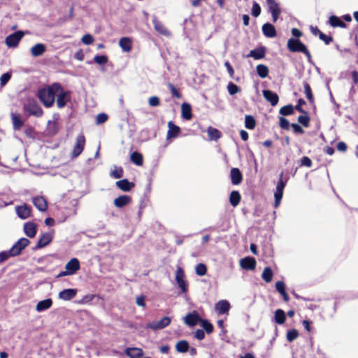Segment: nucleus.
<instances>
[{
  "label": "nucleus",
  "instance_id": "1",
  "mask_svg": "<svg viewBox=\"0 0 358 358\" xmlns=\"http://www.w3.org/2000/svg\"><path fill=\"white\" fill-rule=\"evenodd\" d=\"M60 90V84L54 83L47 88L38 91V98L45 107H51L55 99L57 91Z\"/></svg>",
  "mask_w": 358,
  "mask_h": 358
},
{
  "label": "nucleus",
  "instance_id": "2",
  "mask_svg": "<svg viewBox=\"0 0 358 358\" xmlns=\"http://www.w3.org/2000/svg\"><path fill=\"white\" fill-rule=\"evenodd\" d=\"M287 48L292 52H299L304 53L308 60L311 59L310 53L307 50L306 45L299 39L292 38H289L287 41Z\"/></svg>",
  "mask_w": 358,
  "mask_h": 358
},
{
  "label": "nucleus",
  "instance_id": "3",
  "mask_svg": "<svg viewBox=\"0 0 358 358\" xmlns=\"http://www.w3.org/2000/svg\"><path fill=\"white\" fill-rule=\"evenodd\" d=\"M175 279L181 292L182 293H186L187 292V282L185 280L184 271L180 266L176 269Z\"/></svg>",
  "mask_w": 358,
  "mask_h": 358
},
{
  "label": "nucleus",
  "instance_id": "4",
  "mask_svg": "<svg viewBox=\"0 0 358 358\" xmlns=\"http://www.w3.org/2000/svg\"><path fill=\"white\" fill-rule=\"evenodd\" d=\"M24 108L29 115L36 117H41L43 115L41 107L34 100H29L28 103L24 105Z\"/></svg>",
  "mask_w": 358,
  "mask_h": 358
},
{
  "label": "nucleus",
  "instance_id": "5",
  "mask_svg": "<svg viewBox=\"0 0 358 358\" xmlns=\"http://www.w3.org/2000/svg\"><path fill=\"white\" fill-rule=\"evenodd\" d=\"M57 106L59 108H64L67 102L70 101L71 93L69 91H64L60 85V90L57 91Z\"/></svg>",
  "mask_w": 358,
  "mask_h": 358
},
{
  "label": "nucleus",
  "instance_id": "6",
  "mask_svg": "<svg viewBox=\"0 0 358 358\" xmlns=\"http://www.w3.org/2000/svg\"><path fill=\"white\" fill-rule=\"evenodd\" d=\"M30 241L25 238H22L18 240L10 249L11 256H17L20 255L22 250H24L29 244Z\"/></svg>",
  "mask_w": 358,
  "mask_h": 358
},
{
  "label": "nucleus",
  "instance_id": "7",
  "mask_svg": "<svg viewBox=\"0 0 358 358\" xmlns=\"http://www.w3.org/2000/svg\"><path fill=\"white\" fill-rule=\"evenodd\" d=\"M282 174L280 175V180L278 181L275 191L274 192V197H275V202H274V207L278 208L280 203L282 194H283V189L285 187V183L282 181Z\"/></svg>",
  "mask_w": 358,
  "mask_h": 358
},
{
  "label": "nucleus",
  "instance_id": "8",
  "mask_svg": "<svg viewBox=\"0 0 358 358\" xmlns=\"http://www.w3.org/2000/svg\"><path fill=\"white\" fill-rule=\"evenodd\" d=\"M85 144V138L83 134H80L76 138V142L72 150V157H78L83 152Z\"/></svg>",
  "mask_w": 358,
  "mask_h": 358
},
{
  "label": "nucleus",
  "instance_id": "9",
  "mask_svg": "<svg viewBox=\"0 0 358 358\" xmlns=\"http://www.w3.org/2000/svg\"><path fill=\"white\" fill-rule=\"evenodd\" d=\"M23 36L24 33L22 31H16L14 34L8 36L6 38L5 43L9 48L16 47Z\"/></svg>",
  "mask_w": 358,
  "mask_h": 358
},
{
  "label": "nucleus",
  "instance_id": "10",
  "mask_svg": "<svg viewBox=\"0 0 358 358\" xmlns=\"http://www.w3.org/2000/svg\"><path fill=\"white\" fill-rule=\"evenodd\" d=\"M171 323V318L169 317H164L161 320L157 322L153 321L148 322L146 324V327L152 330L162 329L166 327L169 326Z\"/></svg>",
  "mask_w": 358,
  "mask_h": 358
},
{
  "label": "nucleus",
  "instance_id": "11",
  "mask_svg": "<svg viewBox=\"0 0 358 358\" xmlns=\"http://www.w3.org/2000/svg\"><path fill=\"white\" fill-rule=\"evenodd\" d=\"M80 268V262L77 258H72L65 265V269L71 275L75 274Z\"/></svg>",
  "mask_w": 358,
  "mask_h": 358
},
{
  "label": "nucleus",
  "instance_id": "12",
  "mask_svg": "<svg viewBox=\"0 0 358 358\" xmlns=\"http://www.w3.org/2000/svg\"><path fill=\"white\" fill-rule=\"evenodd\" d=\"M77 293L76 289H65L59 292L58 298L63 301H70L76 296Z\"/></svg>",
  "mask_w": 358,
  "mask_h": 358
},
{
  "label": "nucleus",
  "instance_id": "13",
  "mask_svg": "<svg viewBox=\"0 0 358 358\" xmlns=\"http://www.w3.org/2000/svg\"><path fill=\"white\" fill-rule=\"evenodd\" d=\"M256 260L253 257H247L240 260V266L245 270H254L256 267Z\"/></svg>",
  "mask_w": 358,
  "mask_h": 358
},
{
  "label": "nucleus",
  "instance_id": "14",
  "mask_svg": "<svg viewBox=\"0 0 358 358\" xmlns=\"http://www.w3.org/2000/svg\"><path fill=\"white\" fill-rule=\"evenodd\" d=\"M32 202L35 207L41 212L45 211L48 208V203L43 196H37L34 197Z\"/></svg>",
  "mask_w": 358,
  "mask_h": 358
},
{
  "label": "nucleus",
  "instance_id": "15",
  "mask_svg": "<svg viewBox=\"0 0 358 358\" xmlns=\"http://www.w3.org/2000/svg\"><path fill=\"white\" fill-rule=\"evenodd\" d=\"M201 318L199 317L198 313L196 311H194L191 313L187 314L184 317V322L186 324L190 327L195 326L199 321L201 322Z\"/></svg>",
  "mask_w": 358,
  "mask_h": 358
},
{
  "label": "nucleus",
  "instance_id": "16",
  "mask_svg": "<svg viewBox=\"0 0 358 358\" xmlns=\"http://www.w3.org/2000/svg\"><path fill=\"white\" fill-rule=\"evenodd\" d=\"M168 128L169 129L166 134L167 140L177 137L180 131V127L175 125L171 121L168 122Z\"/></svg>",
  "mask_w": 358,
  "mask_h": 358
},
{
  "label": "nucleus",
  "instance_id": "17",
  "mask_svg": "<svg viewBox=\"0 0 358 358\" xmlns=\"http://www.w3.org/2000/svg\"><path fill=\"white\" fill-rule=\"evenodd\" d=\"M230 309V303L227 300H220L215 304V310L218 314H226Z\"/></svg>",
  "mask_w": 358,
  "mask_h": 358
},
{
  "label": "nucleus",
  "instance_id": "18",
  "mask_svg": "<svg viewBox=\"0 0 358 358\" xmlns=\"http://www.w3.org/2000/svg\"><path fill=\"white\" fill-rule=\"evenodd\" d=\"M124 353L130 358H141L144 354L143 350L139 348H127Z\"/></svg>",
  "mask_w": 358,
  "mask_h": 358
},
{
  "label": "nucleus",
  "instance_id": "19",
  "mask_svg": "<svg viewBox=\"0 0 358 358\" xmlns=\"http://www.w3.org/2000/svg\"><path fill=\"white\" fill-rule=\"evenodd\" d=\"M52 303L53 302L51 299L40 301L36 306V310L38 313L47 310L52 307Z\"/></svg>",
  "mask_w": 358,
  "mask_h": 358
},
{
  "label": "nucleus",
  "instance_id": "20",
  "mask_svg": "<svg viewBox=\"0 0 358 358\" xmlns=\"http://www.w3.org/2000/svg\"><path fill=\"white\" fill-rule=\"evenodd\" d=\"M152 23L154 25L155 29L160 34L164 36H169L170 32L166 28V27L159 22L156 17H154L152 20Z\"/></svg>",
  "mask_w": 358,
  "mask_h": 358
},
{
  "label": "nucleus",
  "instance_id": "21",
  "mask_svg": "<svg viewBox=\"0 0 358 358\" xmlns=\"http://www.w3.org/2000/svg\"><path fill=\"white\" fill-rule=\"evenodd\" d=\"M16 213L21 219H27L31 213L30 208L27 205H22L16 207Z\"/></svg>",
  "mask_w": 358,
  "mask_h": 358
},
{
  "label": "nucleus",
  "instance_id": "22",
  "mask_svg": "<svg viewBox=\"0 0 358 358\" xmlns=\"http://www.w3.org/2000/svg\"><path fill=\"white\" fill-rule=\"evenodd\" d=\"M24 231L25 234L29 237L33 238L36 234V225L34 222H29L24 225Z\"/></svg>",
  "mask_w": 358,
  "mask_h": 358
},
{
  "label": "nucleus",
  "instance_id": "23",
  "mask_svg": "<svg viewBox=\"0 0 358 358\" xmlns=\"http://www.w3.org/2000/svg\"><path fill=\"white\" fill-rule=\"evenodd\" d=\"M264 97L271 103L272 106H275L279 100L278 96L277 94L273 92L271 90H264L263 91Z\"/></svg>",
  "mask_w": 358,
  "mask_h": 358
},
{
  "label": "nucleus",
  "instance_id": "24",
  "mask_svg": "<svg viewBox=\"0 0 358 358\" xmlns=\"http://www.w3.org/2000/svg\"><path fill=\"white\" fill-rule=\"evenodd\" d=\"M131 197L128 195H122L114 200V205L117 208H122L131 202Z\"/></svg>",
  "mask_w": 358,
  "mask_h": 358
},
{
  "label": "nucleus",
  "instance_id": "25",
  "mask_svg": "<svg viewBox=\"0 0 358 358\" xmlns=\"http://www.w3.org/2000/svg\"><path fill=\"white\" fill-rule=\"evenodd\" d=\"M262 32L268 38H273L276 36L275 29L274 26L270 23H266L262 26Z\"/></svg>",
  "mask_w": 358,
  "mask_h": 358
},
{
  "label": "nucleus",
  "instance_id": "26",
  "mask_svg": "<svg viewBox=\"0 0 358 358\" xmlns=\"http://www.w3.org/2000/svg\"><path fill=\"white\" fill-rule=\"evenodd\" d=\"M231 182L234 185H238L242 180V174L238 169L233 168L230 172Z\"/></svg>",
  "mask_w": 358,
  "mask_h": 358
},
{
  "label": "nucleus",
  "instance_id": "27",
  "mask_svg": "<svg viewBox=\"0 0 358 358\" xmlns=\"http://www.w3.org/2000/svg\"><path fill=\"white\" fill-rule=\"evenodd\" d=\"M116 185L118 188L124 192H129L134 187V184L129 182L127 179L117 181Z\"/></svg>",
  "mask_w": 358,
  "mask_h": 358
},
{
  "label": "nucleus",
  "instance_id": "28",
  "mask_svg": "<svg viewBox=\"0 0 358 358\" xmlns=\"http://www.w3.org/2000/svg\"><path fill=\"white\" fill-rule=\"evenodd\" d=\"M46 48L42 43H37L31 48V53L34 57L42 55L45 52Z\"/></svg>",
  "mask_w": 358,
  "mask_h": 358
},
{
  "label": "nucleus",
  "instance_id": "29",
  "mask_svg": "<svg viewBox=\"0 0 358 358\" xmlns=\"http://www.w3.org/2000/svg\"><path fill=\"white\" fill-rule=\"evenodd\" d=\"M52 239V234L50 233H45L42 235L40 239L38 241L37 247L38 248H43L46 246L48 243L51 242Z\"/></svg>",
  "mask_w": 358,
  "mask_h": 358
},
{
  "label": "nucleus",
  "instance_id": "30",
  "mask_svg": "<svg viewBox=\"0 0 358 358\" xmlns=\"http://www.w3.org/2000/svg\"><path fill=\"white\" fill-rule=\"evenodd\" d=\"M119 45L123 51L129 52L131 50V41L128 37H123L119 41Z\"/></svg>",
  "mask_w": 358,
  "mask_h": 358
},
{
  "label": "nucleus",
  "instance_id": "31",
  "mask_svg": "<svg viewBox=\"0 0 358 358\" xmlns=\"http://www.w3.org/2000/svg\"><path fill=\"white\" fill-rule=\"evenodd\" d=\"M182 116L185 120H190L192 118V108L189 103H184L181 106Z\"/></svg>",
  "mask_w": 358,
  "mask_h": 358
},
{
  "label": "nucleus",
  "instance_id": "32",
  "mask_svg": "<svg viewBox=\"0 0 358 358\" xmlns=\"http://www.w3.org/2000/svg\"><path fill=\"white\" fill-rule=\"evenodd\" d=\"M209 138L212 141H216L221 137V132L213 127H209L207 129Z\"/></svg>",
  "mask_w": 358,
  "mask_h": 358
},
{
  "label": "nucleus",
  "instance_id": "33",
  "mask_svg": "<svg viewBox=\"0 0 358 358\" xmlns=\"http://www.w3.org/2000/svg\"><path fill=\"white\" fill-rule=\"evenodd\" d=\"M286 320L285 312L281 309H278L275 312L274 320L278 324H282Z\"/></svg>",
  "mask_w": 358,
  "mask_h": 358
},
{
  "label": "nucleus",
  "instance_id": "34",
  "mask_svg": "<svg viewBox=\"0 0 358 358\" xmlns=\"http://www.w3.org/2000/svg\"><path fill=\"white\" fill-rule=\"evenodd\" d=\"M176 350L178 352H187L189 350V343L185 340L180 341L176 345Z\"/></svg>",
  "mask_w": 358,
  "mask_h": 358
},
{
  "label": "nucleus",
  "instance_id": "35",
  "mask_svg": "<svg viewBox=\"0 0 358 358\" xmlns=\"http://www.w3.org/2000/svg\"><path fill=\"white\" fill-rule=\"evenodd\" d=\"M241 201V194L237 191H233L230 194L229 201L232 206L236 207Z\"/></svg>",
  "mask_w": 358,
  "mask_h": 358
},
{
  "label": "nucleus",
  "instance_id": "36",
  "mask_svg": "<svg viewBox=\"0 0 358 358\" xmlns=\"http://www.w3.org/2000/svg\"><path fill=\"white\" fill-rule=\"evenodd\" d=\"M10 116L14 129H20L23 125V122L20 120V115L15 113H11Z\"/></svg>",
  "mask_w": 358,
  "mask_h": 358
},
{
  "label": "nucleus",
  "instance_id": "37",
  "mask_svg": "<svg viewBox=\"0 0 358 358\" xmlns=\"http://www.w3.org/2000/svg\"><path fill=\"white\" fill-rule=\"evenodd\" d=\"M265 51L264 49H255L250 52L248 57H253L255 59H259L264 57Z\"/></svg>",
  "mask_w": 358,
  "mask_h": 358
},
{
  "label": "nucleus",
  "instance_id": "38",
  "mask_svg": "<svg viewBox=\"0 0 358 358\" xmlns=\"http://www.w3.org/2000/svg\"><path fill=\"white\" fill-rule=\"evenodd\" d=\"M273 273L270 267H266L262 274V279L266 282H270L272 280Z\"/></svg>",
  "mask_w": 358,
  "mask_h": 358
},
{
  "label": "nucleus",
  "instance_id": "39",
  "mask_svg": "<svg viewBox=\"0 0 358 358\" xmlns=\"http://www.w3.org/2000/svg\"><path fill=\"white\" fill-rule=\"evenodd\" d=\"M329 24L332 27H345V24L338 17L336 16H331L329 17Z\"/></svg>",
  "mask_w": 358,
  "mask_h": 358
},
{
  "label": "nucleus",
  "instance_id": "40",
  "mask_svg": "<svg viewBox=\"0 0 358 358\" xmlns=\"http://www.w3.org/2000/svg\"><path fill=\"white\" fill-rule=\"evenodd\" d=\"M257 73L260 78H264L268 76V69L264 64H259L257 66Z\"/></svg>",
  "mask_w": 358,
  "mask_h": 358
},
{
  "label": "nucleus",
  "instance_id": "41",
  "mask_svg": "<svg viewBox=\"0 0 358 358\" xmlns=\"http://www.w3.org/2000/svg\"><path fill=\"white\" fill-rule=\"evenodd\" d=\"M131 161L138 166L143 164V156L141 153L134 152L131 155Z\"/></svg>",
  "mask_w": 358,
  "mask_h": 358
},
{
  "label": "nucleus",
  "instance_id": "42",
  "mask_svg": "<svg viewBox=\"0 0 358 358\" xmlns=\"http://www.w3.org/2000/svg\"><path fill=\"white\" fill-rule=\"evenodd\" d=\"M303 87H304V94L306 95V97L308 99V100L310 102H313L314 98L312 93L311 88L308 83L303 82Z\"/></svg>",
  "mask_w": 358,
  "mask_h": 358
},
{
  "label": "nucleus",
  "instance_id": "43",
  "mask_svg": "<svg viewBox=\"0 0 358 358\" xmlns=\"http://www.w3.org/2000/svg\"><path fill=\"white\" fill-rule=\"evenodd\" d=\"M256 125L255 118L252 115H246L245 117V126L248 129H252Z\"/></svg>",
  "mask_w": 358,
  "mask_h": 358
},
{
  "label": "nucleus",
  "instance_id": "44",
  "mask_svg": "<svg viewBox=\"0 0 358 358\" xmlns=\"http://www.w3.org/2000/svg\"><path fill=\"white\" fill-rule=\"evenodd\" d=\"M266 1L271 13H280L278 4L274 0H266Z\"/></svg>",
  "mask_w": 358,
  "mask_h": 358
},
{
  "label": "nucleus",
  "instance_id": "45",
  "mask_svg": "<svg viewBox=\"0 0 358 358\" xmlns=\"http://www.w3.org/2000/svg\"><path fill=\"white\" fill-rule=\"evenodd\" d=\"M195 272L199 276H203L206 274L207 268L204 264L200 263L196 266Z\"/></svg>",
  "mask_w": 358,
  "mask_h": 358
},
{
  "label": "nucleus",
  "instance_id": "46",
  "mask_svg": "<svg viewBox=\"0 0 358 358\" xmlns=\"http://www.w3.org/2000/svg\"><path fill=\"white\" fill-rule=\"evenodd\" d=\"M227 90L231 95H234L235 94L241 92L240 87L233 83H229L227 85Z\"/></svg>",
  "mask_w": 358,
  "mask_h": 358
},
{
  "label": "nucleus",
  "instance_id": "47",
  "mask_svg": "<svg viewBox=\"0 0 358 358\" xmlns=\"http://www.w3.org/2000/svg\"><path fill=\"white\" fill-rule=\"evenodd\" d=\"M294 112V108L292 105H287L282 107L280 110V113L282 115H289Z\"/></svg>",
  "mask_w": 358,
  "mask_h": 358
},
{
  "label": "nucleus",
  "instance_id": "48",
  "mask_svg": "<svg viewBox=\"0 0 358 358\" xmlns=\"http://www.w3.org/2000/svg\"><path fill=\"white\" fill-rule=\"evenodd\" d=\"M298 336H299V333H298L297 330L292 329V330H289L287 331L286 338L288 341L292 342L293 341L296 339Z\"/></svg>",
  "mask_w": 358,
  "mask_h": 358
},
{
  "label": "nucleus",
  "instance_id": "49",
  "mask_svg": "<svg viewBox=\"0 0 358 358\" xmlns=\"http://www.w3.org/2000/svg\"><path fill=\"white\" fill-rule=\"evenodd\" d=\"M201 327L205 329V331L208 334H210V333H211L213 331V327L208 321L204 320H201Z\"/></svg>",
  "mask_w": 358,
  "mask_h": 358
},
{
  "label": "nucleus",
  "instance_id": "50",
  "mask_svg": "<svg viewBox=\"0 0 358 358\" xmlns=\"http://www.w3.org/2000/svg\"><path fill=\"white\" fill-rule=\"evenodd\" d=\"M94 61L98 64H105L108 62V59L106 55H96L94 57Z\"/></svg>",
  "mask_w": 358,
  "mask_h": 358
},
{
  "label": "nucleus",
  "instance_id": "51",
  "mask_svg": "<svg viewBox=\"0 0 358 358\" xmlns=\"http://www.w3.org/2000/svg\"><path fill=\"white\" fill-rule=\"evenodd\" d=\"M261 13V8L260 6L257 3L254 2L252 8V15L257 17Z\"/></svg>",
  "mask_w": 358,
  "mask_h": 358
},
{
  "label": "nucleus",
  "instance_id": "52",
  "mask_svg": "<svg viewBox=\"0 0 358 358\" xmlns=\"http://www.w3.org/2000/svg\"><path fill=\"white\" fill-rule=\"evenodd\" d=\"M122 169L115 167L114 170L111 171L110 176L114 178H120L122 176Z\"/></svg>",
  "mask_w": 358,
  "mask_h": 358
},
{
  "label": "nucleus",
  "instance_id": "53",
  "mask_svg": "<svg viewBox=\"0 0 358 358\" xmlns=\"http://www.w3.org/2000/svg\"><path fill=\"white\" fill-rule=\"evenodd\" d=\"M309 121H310V119H309L308 116L306 115H300L298 117V122L306 127H307L308 126Z\"/></svg>",
  "mask_w": 358,
  "mask_h": 358
},
{
  "label": "nucleus",
  "instance_id": "54",
  "mask_svg": "<svg viewBox=\"0 0 358 358\" xmlns=\"http://www.w3.org/2000/svg\"><path fill=\"white\" fill-rule=\"evenodd\" d=\"M82 42L85 45H90L94 41V38L91 34H85L81 38Z\"/></svg>",
  "mask_w": 358,
  "mask_h": 358
},
{
  "label": "nucleus",
  "instance_id": "55",
  "mask_svg": "<svg viewBox=\"0 0 358 358\" xmlns=\"http://www.w3.org/2000/svg\"><path fill=\"white\" fill-rule=\"evenodd\" d=\"M168 87L171 92V94L173 97L180 98V94L178 91V90L174 87V85L171 83H169Z\"/></svg>",
  "mask_w": 358,
  "mask_h": 358
},
{
  "label": "nucleus",
  "instance_id": "56",
  "mask_svg": "<svg viewBox=\"0 0 358 358\" xmlns=\"http://www.w3.org/2000/svg\"><path fill=\"white\" fill-rule=\"evenodd\" d=\"M149 105L152 107L158 106L160 103L159 99L157 96H151L148 100Z\"/></svg>",
  "mask_w": 358,
  "mask_h": 358
},
{
  "label": "nucleus",
  "instance_id": "57",
  "mask_svg": "<svg viewBox=\"0 0 358 358\" xmlns=\"http://www.w3.org/2000/svg\"><path fill=\"white\" fill-rule=\"evenodd\" d=\"M11 75L8 73H3L0 78L1 85L4 86L10 79Z\"/></svg>",
  "mask_w": 358,
  "mask_h": 358
},
{
  "label": "nucleus",
  "instance_id": "58",
  "mask_svg": "<svg viewBox=\"0 0 358 358\" xmlns=\"http://www.w3.org/2000/svg\"><path fill=\"white\" fill-rule=\"evenodd\" d=\"M280 126L281 128L287 130L289 129V127L291 126V124H289V122L287 119H285L284 117H280Z\"/></svg>",
  "mask_w": 358,
  "mask_h": 358
},
{
  "label": "nucleus",
  "instance_id": "59",
  "mask_svg": "<svg viewBox=\"0 0 358 358\" xmlns=\"http://www.w3.org/2000/svg\"><path fill=\"white\" fill-rule=\"evenodd\" d=\"M300 165L301 166H306V167H310L311 165H312V161L311 159L308 157H303L301 159V163H300Z\"/></svg>",
  "mask_w": 358,
  "mask_h": 358
},
{
  "label": "nucleus",
  "instance_id": "60",
  "mask_svg": "<svg viewBox=\"0 0 358 358\" xmlns=\"http://www.w3.org/2000/svg\"><path fill=\"white\" fill-rule=\"evenodd\" d=\"M108 120V115L105 113H100L96 116V122L97 124H102Z\"/></svg>",
  "mask_w": 358,
  "mask_h": 358
},
{
  "label": "nucleus",
  "instance_id": "61",
  "mask_svg": "<svg viewBox=\"0 0 358 358\" xmlns=\"http://www.w3.org/2000/svg\"><path fill=\"white\" fill-rule=\"evenodd\" d=\"M275 289L280 293L285 292V285L282 281H278L275 283Z\"/></svg>",
  "mask_w": 358,
  "mask_h": 358
},
{
  "label": "nucleus",
  "instance_id": "62",
  "mask_svg": "<svg viewBox=\"0 0 358 358\" xmlns=\"http://www.w3.org/2000/svg\"><path fill=\"white\" fill-rule=\"evenodd\" d=\"M11 256V253L10 252V250L8 251H3L0 252V262H3L8 259Z\"/></svg>",
  "mask_w": 358,
  "mask_h": 358
},
{
  "label": "nucleus",
  "instance_id": "63",
  "mask_svg": "<svg viewBox=\"0 0 358 358\" xmlns=\"http://www.w3.org/2000/svg\"><path fill=\"white\" fill-rule=\"evenodd\" d=\"M319 38L322 41H323L325 43V44H329L332 41V38L331 36H327L324 34H323L322 32L320 33Z\"/></svg>",
  "mask_w": 358,
  "mask_h": 358
},
{
  "label": "nucleus",
  "instance_id": "64",
  "mask_svg": "<svg viewBox=\"0 0 358 358\" xmlns=\"http://www.w3.org/2000/svg\"><path fill=\"white\" fill-rule=\"evenodd\" d=\"M194 336L198 340H203L205 337L204 331L201 329H197L194 333Z\"/></svg>",
  "mask_w": 358,
  "mask_h": 358
}]
</instances>
